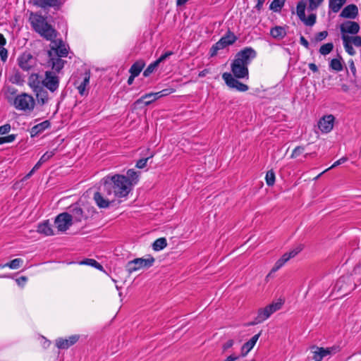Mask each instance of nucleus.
Instances as JSON below:
<instances>
[{
    "label": "nucleus",
    "mask_w": 361,
    "mask_h": 361,
    "mask_svg": "<svg viewBox=\"0 0 361 361\" xmlns=\"http://www.w3.org/2000/svg\"><path fill=\"white\" fill-rule=\"evenodd\" d=\"M256 56L257 52L252 47H245L239 51L231 64L233 76L240 79H248V65Z\"/></svg>",
    "instance_id": "f257e3e1"
},
{
    "label": "nucleus",
    "mask_w": 361,
    "mask_h": 361,
    "mask_svg": "<svg viewBox=\"0 0 361 361\" xmlns=\"http://www.w3.org/2000/svg\"><path fill=\"white\" fill-rule=\"evenodd\" d=\"M103 180L104 190L113 197H126L131 190L132 183L123 175L106 176Z\"/></svg>",
    "instance_id": "f03ea898"
},
{
    "label": "nucleus",
    "mask_w": 361,
    "mask_h": 361,
    "mask_svg": "<svg viewBox=\"0 0 361 361\" xmlns=\"http://www.w3.org/2000/svg\"><path fill=\"white\" fill-rule=\"evenodd\" d=\"M32 30L46 40H52L59 35L57 30L47 21V18L38 12H31L28 19Z\"/></svg>",
    "instance_id": "7ed1b4c3"
},
{
    "label": "nucleus",
    "mask_w": 361,
    "mask_h": 361,
    "mask_svg": "<svg viewBox=\"0 0 361 361\" xmlns=\"http://www.w3.org/2000/svg\"><path fill=\"white\" fill-rule=\"evenodd\" d=\"M7 99L17 110L24 111L33 110L35 104L33 97L27 93H21L13 98L8 96Z\"/></svg>",
    "instance_id": "20e7f679"
},
{
    "label": "nucleus",
    "mask_w": 361,
    "mask_h": 361,
    "mask_svg": "<svg viewBox=\"0 0 361 361\" xmlns=\"http://www.w3.org/2000/svg\"><path fill=\"white\" fill-rule=\"evenodd\" d=\"M154 262L155 259L151 255H148L147 258H135L127 263L126 269L129 274H132L141 269H148L152 267Z\"/></svg>",
    "instance_id": "39448f33"
},
{
    "label": "nucleus",
    "mask_w": 361,
    "mask_h": 361,
    "mask_svg": "<svg viewBox=\"0 0 361 361\" xmlns=\"http://www.w3.org/2000/svg\"><path fill=\"white\" fill-rule=\"evenodd\" d=\"M236 40L237 37L233 32L228 30L226 35L211 47L209 50L210 56H216L219 50L223 49L226 47L233 44Z\"/></svg>",
    "instance_id": "423d86ee"
},
{
    "label": "nucleus",
    "mask_w": 361,
    "mask_h": 361,
    "mask_svg": "<svg viewBox=\"0 0 361 361\" xmlns=\"http://www.w3.org/2000/svg\"><path fill=\"white\" fill-rule=\"evenodd\" d=\"M282 302H279L270 304L266 306L264 308L259 309L258 310L257 316L255 319V321L251 323V324L255 325L262 323L264 320L267 319L276 311L280 310Z\"/></svg>",
    "instance_id": "0eeeda50"
},
{
    "label": "nucleus",
    "mask_w": 361,
    "mask_h": 361,
    "mask_svg": "<svg viewBox=\"0 0 361 361\" xmlns=\"http://www.w3.org/2000/svg\"><path fill=\"white\" fill-rule=\"evenodd\" d=\"M306 2L303 0L300 1L296 7V13L299 19L307 26H312L316 23L317 15L311 13L307 18L305 16Z\"/></svg>",
    "instance_id": "6e6552de"
},
{
    "label": "nucleus",
    "mask_w": 361,
    "mask_h": 361,
    "mask_svg": "<svg viewBox=\"0 0 361 361\" xmlns=\"http://www.w3.org/2000/svg\"><path fill=\"white\" fill-rule=\"evenodd\" d=\"M356 287L354 280L351 275H345L340 277L336 281L335 288L338 291L347 294L348 292L354 290Z\"/></svg>",
    "instance_id": "1a4fd4ad"
},
{
    "label": "nucleus",
    "mask_w": 361,
    "mask_h": 361,
    "mask_svg": "<svg viewBox=\"0 0 361 361\" xmlns=\"http://www.w3.org/2000/svg\"><path fill=\"white\" fill-rule=\"evenodd\" d=\"M18 65L24 71H30L36 66V59L30 52H23L18 59Z\"/></svg>",
    "instance_id": "9d476101"
},
{
    "label": "nucleus",
    "mask_w": 361,
    "mask_h": 361,
    "mask_svg": "<svg viewBox=\"0 0 361 361\" xmlns=\"http://www.w3.org/2000/svg\"><path fill=\"white\" fill-rule=\"evenodd\" d=\"M49 41L51 42L49 51H51L52 54L53 51L54 52V56L66 57L68 56V49L62 39H58L56 37Z\"/></svg>",
    "instance_id": "9b49d317"
},
{
    "label": "nucleus",
    "mask_w": 361,
    "mask_h": 361,
    "mask_svg": "<svg viewBox=\"0 0 361 361\" xmlns=\"http://www.w3.org/2000/svg\"><path fill=\"white\" fill-rule=\"evenodd\" d=\"M222 78L225 81L226 85L232 89H235L239 92H246L249 87L247 85L240 82L238 79L233 76L231 73H224Z\"/></svg>",
    "instance_id": "f8f14e48"
},
{
    "label": "nucleus",
    "mask_w": 361,
    "mask_h": 361,
    "mask_svg": "<svg viewBox=\"0 0 361 361\" xmlns=\"http://www.w3.org/2000/svg\"><path fill=\"white\" fill-rule=\"evenodd\" d=\"M343 44L345 51L350 56L355 54L356 51L353 47V44L357 47H361V37L355 36H343Z\"/></svg>",
    "instance_id": "ddd939ff"
},
{
    "label": "nucleus",
    "mask_w": 361,
    "mask_h": 361,
    "mask_svg": "<svg viewBox=\"0 0 361 361\" xmlns=\"http://www.w3.org/2000/svg\"><path fill=\"white\" fill-rule=\"evenodd\" d=\"M303 247L300 245L288 252H286L283 256L279 259L274 266L272 267L271 272H276L281 268L290 259L295 257L299 252L302 251Z\"/></svg>",
    "instance_id": "4468645a"
},
{
    "label": "nucleus",
    "mask_w": 361,
    "mask_h": 361,
    "mask_svg": "<svg viewBox=\"0 0 361 361\" xmlns=\"http://www.w3.org/2000/svg\"><path fill=\"white\" fill-rule=\"evenodd\" d=\"M42 85L51 92H55L59 85V78L56 73L52 71H46L45 78L42 80Z\"/></svg>",
    "instance_id": "2eb2a0df"
},
{
    "label": "nucleus",
    "mask_w": 361,
    "mask_h": 361,
    "mask_svg": "<svg viewBox=\"0 0 361 361\" xmlns=\"http://www.w3.org/2000/svg\"><path fill=\"white\" fill-rule=\"evenodd\" d=\"M360 30V25L355 21L347 20L340 25L341 32V39L343 36H349L350 35H357Z\"/></svg>",
    "instance_id": "dca6fc26"
},
{
    "label": "nucleus",
    "mask_w": 361,
    "mask_h": 361,
    "mask_svg": "<svg viewBox=\"0 0 361 361\" xmlns=\"http://www.w3.org/2000/svg\"><path fill=\"white\" fill-rule=\"evenodd\" d=\"M56 227L59 231H66L72 224L69 213L63 212L59 214L54 221Z\"/></svg>",
    "instance_id": "f3484780"
},
{
    "label": "nucleus",
    "mask_w": 361,
    "mask_h": 361,
    "mask_svg": "<svg viewBox=\"0 0 361 361\" xmlns=\"http://www.w3.org/2000/svg\"><path fill=\"white\" fill-rule=\"evenodd\" d=\"M338 351L339 347L338 346H333L326 348L316 347L315 350L312 351V359L314 361H322L324 357L335 354Z\"/></svg>",
    "instance_id": "a211bd4d"
},
{
    "label": "nucleus",
    "mask_w": 361,
    "mask_h": 361,
    "mask_svg": "<svg viewBox=\"0 0 361 361\" xmlns=\"http://www.w3.org/2000/svg\"><path fill=\"white\" fill-rule=\"evenodd\" d=\"M111 195H108L103 190L102 192H96L94 194V200L99 208L105 209L109 207L110 204L114 201V199H110Z\"/></svg>",
    "instance_id": "6ab92c4d"
},
{
    "label": "nucleus",
    "mask_w": 361,
    "mask_h": 361,
    "mask_svg": "<svg viewBox=\"0 0 361 361\" xmlns=\"http://www.w3.org/2000/svg\"><path fill=\"white\" fill-rule=\"evenodd\" d=\"M49 59L47 61L49 66H51L52 72L58 73L64 67L66 61L62 59V57L54 56L51 51H48Z\"/></svg>",
    "instance_id": "aec40b11"
},
{
    "label": "nucleus",
    "mask_w": 361,
    "mask_h": 361,
    "mask_svg": "<svg viewBox=\"0 0 361 361\" xmlns=\"http://www.w3.org/2000/svg\"><path fill=\"white\" fill-rule=\"evenodd\" d=\"M69 216L72 223L81 222L82 220L86 219V216L84 214L82 209L78 204H72L69 208Z\"/></svg>",
    "instance_id": "412c9836"
},
{
    "label": "nucleus",
    "mask_w": 361,
    "mask_h": 361,
    "mask_svg": "<svg viewBox=\"0 0 361 361\" xmlns=\"http://www.w3.org/2000/svg\"><path fill=\"white\" fill-rule=\"evenodd\" d=\"M335 118L333 115L329 114L323 116L318 123V127L322 133H329L334 127Z\"/></svg>",
    "instance_id": "4be33fe9"
},
{
    "label": "nucleus",
    "mask_w": 361,
    "mask_h": 361,
    "mask_svg": "<svg viewBox=\"0 0 361 361\" xmlns=\"http://www.w3.org/2000/svg\"><path fill=\"white\" fill-rule=\"evenodd\" d=\"M32 3L37 7L42 9L54 8L59 9L62 5V0H32Z\"/></svg>",
    "instance_id": "5701e85b"
},
{
    "label": "nucleus",
    "mask_w": 361,
    "mask_h": 361,
    "mask_svg": "<svg viewBox=\"0 0 361 361\" xmlns=\"http://www.w3.org/2000/svg\"><path fill=\"white\" fill-rule=\"evenodd\" d=\"M80 336L78 335H73L68 338H59L56 340V345L59 349H68L78 342Z\"/></svg>",
    "instance_id": "b1692460"
},
{
    "label": "nucleus",
    "mask_w": 361,
    "mask_h": 361,
    "mask_svg": "<svg viewBox=\"0 0 361 361\" xmlns=\"http://www.w3.org/2000/svg\"><path fill=\"white\" fill-rule=\"evenodd\" d=\"M359 14L358 8L355 4L346 6L341 12L339 16L343 18L355 19Z\"/></svg>",
    "instance_id": "393cba45"
},
{
    "label": "nucleus",
    "mask_w": 361,
    "mask_h": 361,
    "mask_svg": "<svg viewBox=\"0 0 361 361\" xmlns=\"http://www.w3.org/2000/svg\"><path fill=\"white\" fill-rule=\"evenodd\" d=\"M261 335V331L252 336L248 341L245 343L242 348H241V353L240 355V357H245L247 353L253 348L255 345L256 344L257 340L259 339V336Z\"/></svg>",
    "instance_id": "a878e982"
},
{
    "label": "nucleus",
    "mask_w": 361,
    "mask_h": 361,
    "mask_svg": "<svg viewBox=\"0 0 361 361\" xmlns=\"http://www.w3.org/2000/svg\"><path fill=\"white\" fill-rule=\"evenodd\" d=\"M162 97L161 96V93L159 92H151L148 94H145L142 97L138 99L136 102V104H139L140 103H144L145 106H148L150 104H152L153 102L156 101L157 99Z\"/></svg>",
    "instance_id": "bb28decb"
},
{
    "label": "nucleus",
    "mask_w": 361,
    "mask_h": 361,
    "mask_svg": "<svg viewBox=\"0 0 361 361\" xmlns=\"http://www.w3.org/2000/svg\"><path fill=\"white\" fill-rule=\"evenodd\" d=\"M90 75L89 73H85L84 74V77L81 81L78 80L75 82V85L76 86L78 92L80 95H85L87 93L86 87L89 85Z\"/></svg>",
    "instance_id": "cd10ccee"
},
{
    "label": "nucleus",
    "mask_w": 361,
    "mask_h": 361,
    "mask_svg": "<svg viewBox=\"0 0 361 361\" xmlns=\"http://www.w3.org/2000/svg\"><path fill=\"white\" fill-rule=\"evenodd\" d=\"M28 85L33 91L43 87L42 78L37 73H32L28 78Z\"/></svg>",
    "instance_id": "c85d7f7f"
},
{
    "label": "nucleus",
    "mask_w": 361,
    "mask_h": 361,
    "mask_svg": "<svg viewBox=\"0 0 361 361\" xmlns=\"http://www.w3.org/2000/svg\"><path fill=\"white\" fill-rule=\"evenodd\" d=\"M50 127V122L49 121H44L34 126L30 130L31 137H35L39 134L42 133L44 130Z\"/></svg>",
    "instance_id": "c756f323"
},
{
    "label": "nucleus",
    "mask_w": 361,
    "mask_h": 361,
    "mask_svg": "<svg viewBox=\"0 0 361 361\" xmlns=\"http://www.w3.org/2000/svg\"><path fill=\"white\" fill-rule=\"evenodd\" d=\"M36 94V97L37 99V102L41 105H44L49 101V97H48V92L44 89V87H42L37 90H35L33 91Z\"/></svg>",
    "instance_id": "7c9ffc66"
},
{
    "label": "nucleus",
    "mask_w": 361,
    "mask_h": 361,
    "mask_svg": "<svg viewBox=\"0 0 361 361\" xmlns=\"http://www.w3.org/2000/svg\"><path fill=\"white\" fill-rule=\"evenodd\" d=\"M270 35L276 39H281L286 35V30L284 27L275 26L270 30Z\"/></svg>",
    "instance_id": "2f4dec72"
},
{
    "label": "nucleus",
    "mask_w": 361,
    "mask_h": 361,
    "mask_svg": "<svg viewBox=\"0 0 361 361\" xmlns=\"http://www.w3.org/2000/svg\"><path fill=\"white\" fill-rule=\"evenodd\" d=\"M37 232L42 233L45 235H54V231L51 226V224L48 221H45L43 223L38 225Z\"/></svg>",
    "instance_id": "473e14b6"
},
{
    "label": "nucleus",
    "mask_w": 361,
    "mask_h": 361,
    "mask_svg": "<svg viewBox=\"0 0 361 361\" xmlns=\"http://www.w3.org/2000/svg\"><path fill=\"white\" fill-rule=\"evenodd\" d=\"M145 66V63L143 60H138L131 66L129 70V73L134 75L138 76Z\"/></svg>",
    "instance_id": "72a5a7b5"
},
{
    "label": "nucleus",
    "mask_w": 361,
    "mask_h": 361,
    "mask_svg": "<svg viewBox=\"0 0 361 361\" xmlns=\"http://www.w3.org/2000/svg\"><path fill=\"white\" fill-rule=\"evenodd\" d=\"M347 0H329V8L334 13H338Z\"/></svg>",
    "instance_id": "f704fd0d"
},
{
    "label": "nucleus",
    "mask_w": 361,
    "mask_h": 361,
    "mask_svg": "<svg viewBox=\"0 0 361 361\" xmlns=\"http://www.w3.org/2000/svg\"><path fill=\"white\" fill-rule=\"evenodd\" d=\"M9 80L13 84H16L18 85H23L25 82L24 76L18 70L13 71V74L9 78Z\"/></svg>",
    "instance_id": "c9c22d12"
},
{
    "label": "nucleus",
    "mask_w": 361,
    "mask_h": 361,
    "mask_svg": "<svg viewBox=\"0 0 361 361\" xmlns=\"http://www.w3.org/2000/svg\"><path fill=\"white\" fill-rule=\"evenodd\" d=\"M79 264H82V265H89V266L96 268L97 269H98L99 271H104V268H103L102 265L94 259H85L80 262Z\"/></svg>",
    "instance_id": "e433bc0d"
},
{
    "label": "nucleus",
    "mask_w": 361,
    "mask_h": 361,
    "mask_svg": "<svg viewBox=\"0 0 361 361\" xmlns=\"http://www.w3.org/2000/svg\"><path fill=\"white\" fill-rule=\"evenodd\" d=\"M167 245V241L165 238L157 239L152 244V248L155 251H159L165 248Z\"/></svg>",
    "instance_id": "4c0bfd02"
},
{
    "label": "nucleus",
    "mask_w": 361,
    "mask_h": 361,
    "mask_svg": "<svg viewBox=\"0 0 361 361\" xmlns=\"http://www.w3.org/2000/svg\"><path fill=\"white\" fill-rule=\"evenodd\" d=\"M341 61L342 58L341 56H339V59H333L330 61L329 66L334 71H336L337 72L341 71L343 68Z\"/></svg>",
    "instance_id": "58836bf2"
},
{
    "label": "nucleus",
    "mask_w": 361,
    "mask_h": 361,
    "mask_svg": "<svg viewBox=\"0 0 361 361\" xmlns=\"http://www.w3.org/2000/svg\"><path fill=\"white\" fill-rule=\"evenodd\" d=\"M286 0H273L269 8L274 12H279L284 6Z\"/></svg>",
    "instance_id": "ea45409f"
},
{
    "label": "nucleus",
    "mask_w": 361,
    "mask_h": 361,
    "mask_svg": "<svg viewBox=\"0 0 361 361\" xmlns=\"http://www.w3.org/2000/svg\"><path fill=\"white\" fill-rule=\"evenodd\" d=\"M23 261L20 258H16L11 262L5 264L2 266V267H8L11 269H18L20 265L23 264Z\"/></svg>",
    "instance_id": "a19ab883"
},
{
    "label": "nucleus",
    "mask_w": 361,
    "mask_h": 361,
    "mask_svg": "<svg viewBox=\"0 0 361 361\" xmlns=\"http://www.w3.org/2000/svg\"><path fill=\"white\" fill-rule=\"evenodd\" d=\"M334 49V44L332 42H329L322 45L319 48V53L322 55L326 56L331 53Z\"/></svg>",
    "instance_id": "79ce46f5"
},
{
    "label": "nucleus",
    "mask_w": 361,
    "mask_h": 361,
    "mask_svg": "<svg viewBox=\"0 0 361 361\" xmlns=\"http://www.w3.org/2000/svg\"><path fill=\"white\" fill-rule=\"evenodd\" d=\"M127 179L133 184H135L138 180V175L135 171L133 169H129L127 171V176H126Z\"/></svg>",
    "instance_id": "37998d69"
},
{
    "label": "nucleus",
    "mask_w": 361,
    "mask_h": 361,
    "mask_svg": "<svg viewBox=\"0 0 361 361\" xmlns=\"http://www.w3.org/2000/svg\"><path fill=\"white\" fill-rule=\"evenodd\" d=\"M266 183L269 186H272L275 183V173L273 170L268 171L266 174Z\"/></svg>",
    "instance_id": "c03bdc74"
},
{
    "label": "nucleus",
    "mask_w": 361,
    "mask_h": 361,
    "mask_svg": "<svg viewBox=\"0 0 361 361\" xmlns=\"http://www.w3.org/2000/svg\"><path fill=\"white\" fill-rule=\"evenodd\" d=\"M159 66V64L155 61L150 63L147 68L144 71L143 75L145 77H148L157 68V67Z\"/></svg>",
    "instance_id": "a18cd8bd"
},
{
    "label": "nucleus",
    "mask_w": 361,
    "mask_h": 361,
    "mask_svg": "<svg viewBox=\"0 0 361 361\" xmlns=\"http://www.w3.org/2000/svg\"><path fill=\"white\" fill-rule=\"evenodd\" d=\"M324 1V0H308V11H312L316 10Z\"/></svg>",
    "instance_id": "49530a36"
},
{
    "label": "nucleus",
    "mask_w": 361,
    "mask_h": 361,
    "mask_svg": "<svg viewBox=\"0 0 361 361\" xmlns=\"http://www.w3.org/2000/svg\"><path fill=\"white\" fill-rule=\"evenodd\" d=\"M56 149H54L52 151L46 152L41 157H40V162L45 163L49 159H50L56 153Z\"/></svg>",
    "instance_id": "de8ad7c7"
},
{
    "label": "nucleus",
    "mask_w": 361,
    "mask_h": 361,
    "mask_svg": "<svg viewBox=\"0 0 361 361\" xmlns=\"http://www.w3.org/2000/svg\"><path fill=\"white\" fill-rule=\"evenodd\" d=\"M304 152H305L304 147L298 146L293 149V151L290 155V158L295 159V158L298 157V156H300L301 154H302Z\"/></svg>",
    "instance_id": "09e8293b"
},
{
    "label": "nucleus",
    "mask_w": 361,
    "mask_h": 361,
    "mask_svg": "<svg viewBox=\"0 0 361 361\" xmlns=\"http://www.w3.org/2000/svg\"><path fill=\"white\" fill-rule=\"evenodd\" d=\"M16 137V135L11 134L8 136L5 137H0V145H2L4 143L6 142H12L15 140Z\"/></svg>",
    "instance_id": "8fccbe9b"
},
{
    "label": "nucleus",
    "mask_w": 361,
    "mask_h": 361,
    "mask_svg": "<svg viewBox=\"0 0 361 361\" xmlns=\"http://www.w3.org/2000/svg\"><path fill=\"white\" fill-rule=\"evenodd\" d=\"M327 36H328L327 31H326V30L322 31V32H319L316 34V35L314 37V40L317 42H321V41L324 40V39H326Z\"/></svg>",
    "instance_id": "3c124183"
},
{
    "label": "nucleus",
    "mask_w": 361,
    "mask_h": 361,
    "mask_svg": "<svg viewBox=\"0 0 361 361\" xmlns=\"http://www.w3.org/2000/svg\"><path fill=\"white\" fill-rule=\"evenodd\" d=\"M173 53L171 51H166L164 54H162L158 59L156 60V62L159 64L163 62L164 60L168 59L170 56L173 55Z\"/></svg>",
    "instance_id": "603ef678"
},
{
    "label": "nucleus",
    "mask_w": 361,
    "mask_h": 361,
    "mask_svg": "<svg viewBox=\"0 0 361 361\" xmlns=\"http://www.w3.org/2000/svg\"><path fill=\"white\" fill-rule=\"evenodd\" d=\"M0 58L3 62H6L8 59V50L4 48H0Z\"/></svg>",
    "instance_id": "864d4df0"
},
{
    "label": "nucleus",
    "mask_w": 361,
    "mask_h": 361,
    "mask_svg": "<svg viewBox=\"0 0 361 361\" xmlns=\"http://www.w3.org/2000/svg\"><path fill=\"white\" fill-rule=\"evenodd\" d=\"M149 159V157L147 158H142L139 159L136 163V167L138 169H143L146 166L147 162Z\"/></svg>",
    "instance_id": "5fc2aeb1"
},
{
    "label": "nucleus",
    "mask_w": 361,
    "mask_h": 361,
    "mask_svg": "<svg viewBox=\"0 0 361 361\" xmlns=\"http://www.w3.org/2000/svg\"><path fill=\"white\" fill-rule=\"evenodd\" d=\"M348 160V158L346 157H341V159H339L338 160H337L336 161H335L331 166H330L329 169H327L326 170H329V169H331L340 164H342L343 163H345L346 161Z\"/></svg>",
    "instance_id": "6e6d98bb"
},
{
    "label": "nucleus",
    "mask_w": 361,
    "mask_h": 361,
    "mask_svg": "<svg viewBox=\"0 0 361 361\" xmlns=\"http://www.w3.org/2000/svg\"><path fill=\"white\" fill-rule=\"evenodd\" d=\"M11 130V125L8 123L0 126V135L8 133Z\"/></svg>",
    "instance_id": "4d7b16f0"
},
{
    "label": "nucleus",
    "mask_w": 361,
    "mask_h": 361,
    "mask_svg": "<svg viewBox=\"0 0 361 361\" xmlns=\"http://www.w3.org/2000/svg\"><path fill=\"white\" fill-rule=\"evenodd\" d=\"M348 65H349V68H350L351 73H353V76H355L356 68H355V63H354V61L353 59H350L348 61Z\"/></svg>",
    "instance_id": "13d9d810"
},
{
    "label": "nucleus",
    "mask_w": 361,
    "mask_h": 361,
    "mask_svg": "<svg viewBox=\"0 0 361 361\" xmlns=\"http://www.w3.org/2000/svg\"><path fill=\"white\" fill-rule=\"evenodd\" d=\"M234 344V341L232 339H230L227 341L224 345H223V350L224 351L227 350L228 348H231Z\"/></svg>",
    "instance_id": "bf43d9fd"
},
{
    "label": "nucleus",
    "mask_w": 361,
    "mask_h": 361,
    "mask_svg": "<svg viewBox=\"0 0 361 361\" xmlns=\"http://www.w3.org/2000/svg\"><path fill=\"white\" fill-rule=\"evenodd\" d=\"M173 92H174V90L172 88L164 89V90H162L161 91H159V92L161 93V96H162V97L169 95V94L173 93Z\"/></svg>",
    "instance_id": "052dcab7"
},
{
    "label": "nucleus",
    "mask_w": 361,
    "mask_h": 361,
    "mask_svg": "<svg viewBox=\"0 0 361 361\" xmlns=\"http://www.w3.org/2000/svg\"><path fill=\"white\" fill-rule=\"evenodd\" d=\"M27 281V278L26 276H20L16 279L17 283L20 286H23Z\"/></svg>",
    "instance_id": "680f3d73"
},
{
    "label": "nucleus",
    "mask_w": 361,
    "mask_h": 361,
    "mask_svg": "<svg viewBox=\"0 0 361 361\" xmlns=\"http://www.w3.org/2000/svg\"><path fill=\"white\" fill-rule=\"evenodd\" d=\"M300 42L302 45H303L305 48H309V42L303 36H300Z\"/></svg>",
    "instance_id": "e2e57ef3"
},
{
    "label": "nucleus",
    "mask_w": 361,
    "mask_h": 361,
    "mask_svg": "<svg viewBox=\"0 0 361 361\" xmlns=\"http://www.w3.org/2000/svg\"><path fill=\"white\" fill-rule=\"evenodd\" d=\"M240 358V355H236L235 354L230 355L228 356L224 361H235Z\"/></svg>",
    "instance_id": "0e129e2a"
},
{
    "label": "nucleus",
    "mask_w": 361,
    "mask_h": 361,
    "mask_svg": "<svg viewBox=\"0 0 361 361\" xmlns=\"http://www.w3.org/2000/svg\"><path fill=\"white\" fill-rule=\"evenodd\" d=\"M265 2V0H257V3L255 6V8L258 11H260L263 7V4Z\"/></svg>",
    "instance_id": "69168bd1"
},
{
    "label": "nucleus",
    "mask_w": 361,
    "mask_h": 361,
    "mask_svg": "<svg viewBox=\"0 0 361 361\" xmlns=\"http://www.w3.org/2000/svg\"><path fill=\"white\" fill-rule=\"evenodd\" d=\"M6 44V39L4 37V35L0 33V48L4 47Z\"/></svg>",
    "instance_id": "338daca9"
},
{
    "label": "nucleus",
    "mask_w": 361,
    "mask_h": 361,
    "mask_svg": "<svg viewBox=\"0 0 361 361\" xmlns=\"http://www.w3.org/2000/svg\"><path fill=\"white\" fill-rule=\"evenodd\" d=\"M308 66H309V68L314 73H316L318 71V68L315 63H309Z\"/></svg>",
    "instance_id": "774afa93"
}]
</instances>
